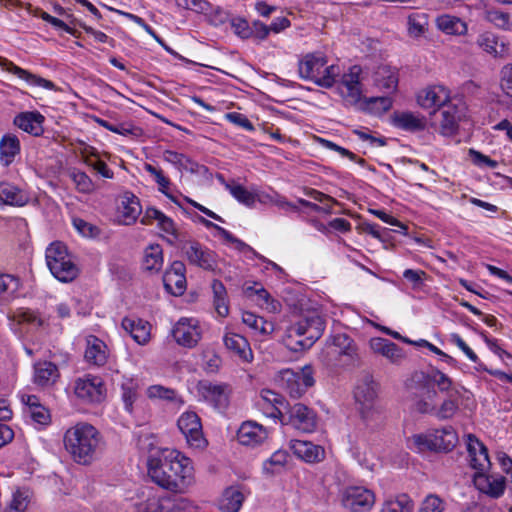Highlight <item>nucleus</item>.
<instances>
[{"mask_svg": "<svg viewBox=\"0 0 512 512\" xmlns=\"http://www.w3.org/2000/svg\"><path fill=\"white\" fill-rule=\"evenodd\" d=\"M34 382L40 386L52 385L59 376L58 367L49 361L35 364Z\"/></svg>", "mask_w": 512, "mask_h": 512, "instance_id": "nucleus-31", "label": "nucleus"}, {"mask_svg": "<svg viewBox=\"0 0 512 512\" xmlns=\"http://www.w3.org/2000/svg\"><path fill=\"white\" fill-rule=\"evenodd\" d=\"M0 66L4 67L8 72L13 73L14 75L18 76L21 79L26 80L27 82L38 85L41 87H44L46 89H54L55 85L50 80L44 79L42 77H39L37 75H34L30 73L27 70H24L18 66H16L13 62L5 59L0 58Z\"/></svg>", "mask_w": 512, "mask_h": 512, "instance_id": "nucleus-26", "label": "nucleus"}, {"mask_svg": "<svg viewBox=\"0 0 512 512\" xmlns=\"http://www.w3.org/2000/svg\"><path fill=\"white\" fill-rule=\"evenodd\" d=\"M501 89L509 97H512V64L503 67L501 71Z\"/></svg>", "mask_w": 512, "mask_h": 512, "instance_id": "nucleus-64", "label": "nucleus"}, {"mask_svg": "<svg viewBox=\"0 0 512 512\" xmlns=\"http://www.w3.org/2000/svg\"><path fill=\"white\" fill-rule=\"evenodd\" d=\"M67 256H69L67 252V247L62 242H53L46 249V262L48 268H51L54 266V264H57L60 261L65 260Z\"/></svg>", "mask_w": 512, "mask_h": 512, "instance_id": "nucleus-43", "label": "nucleus"}, {"mask_svg": "<svg viewBox=\"0 0 512 512\" xmlns=\"http://www.w3.org/2000/svg\"><path fill=\"white\" fill-rule=\"evenodd\" d=\"M428 26V15L424 12H413L408 16V32L412 37L421 36Z\"/></svg>", "mask_w": 512, "mask_h": 512, "instance_id": "nucleus-40", "label": "nucleus"}, {"mask_svg": "<svg viewBox=\"0 0 512 512\" xmlns=\"http://www.w3.org/2000/svg\"><path fill=\"white\" fill-rule=\"evenodd\" d=\"M163 283L165 289L175 296H180L186 289V277L178 276L175 273H164Z\"/></svg>", "mask_w": 512, "mask_h": 512, "instance_id": "nucleus-41", "label": "nucleus"}, {"mask_svg": "<svg viewBox=\"0 0 512 512\" xmlns=\"http://www.w3.org/2000/svg\"><path fill=\"white\" fill-rule=\"evenodd\" d=\"M444 502L437 495H428L422 502L419 512H443Z\"/></svg>", "mask_w": 512, "mask_h": 512, "instance_id": "nucleus-57", "label": "nucleus"}, {"mask_svg": "<svg viewBox=\"0 0 512 512\" xmlns=\"http://www.w3.org/2000/svg\"><path fill=\"white\" fill-rule=\"evenodd\" d=\"M430 376V379L433 380V387H438L440 392H446L451 394V388H452V380L444 374L442 371H440L437 368L432 369L431 373H428Z\"/></svg>", "mask_w": 512, "mask_h": 512, "instance_id": "nucleus-49", "label": "nucleus"}, {"mask_svg": "<svg viewBox=\"0 0 512 512\" xmlns=\"http://www.w3.org/2000/svg\"><path fill=\"white\" fill-rule=\"evenodd\" d=\"M163 264V251L159 244L150 245L145 250L144 265L149 271H159Z\"/></svg>", "mask_w": 512, "mask_h": 512, "instance_id": "nucleus-39", "label": "nucleus"}, {"mask_svg": "<svg viewBox=\"0 0 512 512\" xmlns=\"http://www.w3.org/2000/svg\"><path fill=\"white\" fill-rule=\"evenodd\" d=\"M244 496L236 487H229L223 492L220 509L222 512H238L242 506Z\"/></svg>", "mask_w": 512, "mask_h": 512, "instance_id": "nucleus-34", "label": "nucleus"}, {"mask_svg": "<svg viewBox=\"0 0 512 512\" xmlns=\"http://www.w3.org/2000/svg\"><path fill=\"white\" fill-rule=\"evenodd\" d=\"M0 202L10 206H25L29 196L22 189L7 182H0Z\"/></svg>", "mask_w": 512, "mask_h": 512, "instance_id": "nucleus-23", "label": "nucleus"}, {"mask_svg": "<svg viewBox=\"0 0 512 512\" xmlns=\"http://www.w3.org/2000/svg\"><path fill=\"white\" fill-rule=\"evenodd\" d=\"M27 505H28L27 496H25L20 491H16L13 494V499L11 500V502L5 512H24L27 508Z\"/></svg>", "mask_w": 512, "mask_h": 512, "instance_id": "nucleus-61", "label": "nucleus"}, {"mask_svg": "<svg viewBox=\"0 0 512 512\" xmlns=\"http://www.w3.org/2000/svg\"><path fill=\"white\" fill-rule=\"evenodd\" d=\"M427 274L423 270L406 269L403 272V277L412 283L414 289H419L423 286V281Z\"/></svg>", "mask_w": 512, "mask_h": 512, "instance_id": "nucleus-62", "label": "nucleus"}, {"mask_svg": "<svg viewBox=\"0 0 512 512\" xmlns=\"http://www.w3.org/2000/svg\"><path fill=\"white\" fill-rule=\"evenodd\" d=\"M268 438V431L255 421H245L237 431V439L241 445L255 447Z\"/></svg>", "mask_w": 512, "mask_h": 512, "instance_id": "nucleus-14", "label": "nucleus"}, {"mask_svg": "<svg viewBox=\"0 0 512 512\" xmlns=\"http://www.w3.org/2000/svg\"><path fill=\"white\" fill-rule=\"evenodd\" d=\"M413 406L419 413L431 414L436 410L438 392L428 373L414 372L406 382Z\"/></svg>", "mask_w": 512, "mask_h": 512, "instance_id": "nucleus-4", "label": "nucleus"}, {"mask_svg": "<svg viewBox=\"0 0 512 512\" xmlns=\"http://www.w3.org/2000/svg\"><path fill=\"white\" fill-rule=\"evenodd\" d=\"M325 318L316 311H308L286 330L285 345L298 352L309 349L323 335Z\"/></svg>", "mask_w": 512, "mask_h": 512, "instance_id": "nucleus-2", "label": "nucleus"}, {"mask_svg": "<svg viewBox=\"0 0 512 512\" xmlns=\"http://www.w3.org/2000/svg\"><path fill=\"white\" fill-rule=\"evenodd\" d=\"M177 425L190 446L201 448L206 445L201 420L195 412L183 413L178 419Z\"/></svg>", "mask_w": 512, "mask_h": 512, "instance_id": "nucleus-12", "label": "nucleus"}, {"mask_svg": "<svg viewBox=\"0 0 512 512\" xmlns=\"http://www.w3.org/2000/svg\"><path fill=\"white\" fill-rule=\"evenodd\" d=\"M178 248L185 254L189 264L204 270H214L216 266L215 254L209 249H204L199 242L181 240Z\"/></svg>", "mask_w": 512, "mask_h": 512, "instance_id": "nucleus-11", "label": "nucleus"}, {"mask_svg": "<svg viewBox=\"0 0 512 512\" xmlns=\"http://www.w3.org/2000/svg\"><path fill=\"white\" fill-rule=\"evenodd\" d=\"M424 95L418 96V103L424 108L438 107L441 109L449 102V94L442 86H435L425 90Z\"/></svg>", "mask_w": 512, "mask_h": 512, "instance_id": "nucleus-25", "label": "nucleus"}, {"mask_svg": "<svg viewBox=\"0 0 512 512\" xmlns=\"http://www.w3.org/2000/svg\"><path fill=\"white\" fill-rule=\"evenodd\" d=\"M474 481L479 490L488 494L492 498H499L505 489L504 477L490 479L479 471L475 476Z\"/></svg>", "mask_w": 512, "mask_h": 512, "instance_id": "nucleus-27", "label": "nucleus"}, {"mask_svg": "<svg viewBox=\"0 0 512 512\" xmlns=\"http://www.w3.org/2000/svg\"><path fill=\"white\" fill-rule=\"evenodd\" d=\"M172 336L175 341L184 347L192 348L197 345L200 334L195 327L188 323V319H180L172 329Z\"/></svg>", "mask_w": 512, "mask_h": 512, "instance_id": "nucleus-18", "label": "nucleus"}, {"mask_svg": "<svg viewBox=\"0 0 512 512\" xmlns=\"http://www.w3.org/2000/svg\"><path fill=\"white\" fill-rule=\"evenodd\" d=\"M477 44L488 53H498V39L492 33H485L480 35L477 39Z\"/></svg>", "mask_w": 512, "mask_h": 512, "instance_id": "nucleus-60", "label": "nucleus"}, {"mask_svg": "<svg viewBox=\"0 0 512 512\" xmlns=\"http://www.w3.org/2000/svg\"><path fill=\"white\" fill-rule=\"evenodd\" d=\"M103 347V342L95 339L94 343L88 346L85 351L86 360L96 365H103L106 362V354L102 349Z\"/></svg>", "mask_w": 512, "mask_h": 512, "instance_id": "nucleus-45", "label": "nucleus"}, {"mask_svg": "<svg viewBox=\"0 0 512 512\" xmlns=\"http://www.w3.org/2000/svg\"><path fill=\"white\" fill-rule=\"evenodd\" d=\"M255 295L258 298V305L262 308L269 310L270 312H278L280 309V303L274 300L269 292L262 286L255 290Z\"/></svg>", "mask_w": 512, "mask_h": 512, "instance_id": "nucleus-48", "label": "nucleus"}, {"mask_svg": "<svg viewBox=\"0 0 512 512\" xmlns=\"http://www.w3.org/2000/svg\"><path fill=\"white\" fill-rule=\"evenodd\" d=\"M231 27L234 33L242 39H248L252 37L250 25L244 18H233L231 20Z\"/></svg>", "mask_w": 512, "mask_h": 512, "instance_id": "nucleus-59", "label": "nucleus"}, {"mask_svg": "<svg viewBox=\"0 0 512 512\" xmlns=\"http://www.w3.org/2000/svg\"><path fill=\"white\" fill-rule=\"evenodd\" d=\"M414 503L409 495L403 493L395 498L387 499L382 506L381 512H413Z\"/></svg>", "mask_w": 512, "mask_h": 512, "instance_id": "nucleus-37", "label": "nucleus"}, {"mask_svg": "<svg viewBox=\"0 0 512 512\" xmlns=\"http://www.w3.org/2000/svg\"><path fill=\"white\" fill-rule=\"evenodd\" d=\"M19 278L10 274H0V293L14 294L19 290Z\"/></svg>", "mask_w": 512, "mask_h": 512, "instance_id": "nucleus-55", "label": "nucleus"}, {"mask_svg": "<svg viewBox=\"0 0 512 512\" xmlns=\"http://www.w3.org/2000/svg\"><path fill=\"white\" fill-rule=\"evenodd\" d=\"M199 395L216 410L223 411L229 406L231 387L227 383H213L201 380L197 384Z\"/></svg>", "mask_w": 512, "mask_h": 512, "instance_id": "nucleus-7", "label": "nucleus"}, {"mask_svg": "<svg viewBox=\"0 0 512 512\" xmlns=\"http://www.w3.org/2000/svg\"><path fill=\"white\" fill-rule=\"evenodd\" d=\"M142 212V207L138 197L130 192L123 195L120 213L126 225L136 222L137 218Z\"/></svg>", "mask_w": 512, "mask_h": 512, "instance_id": "nucleus-28", "label": "nucleus"}, {"mask_svg": "<svg viewBox=\"0 0 512 512\" xmlns=\"http://www.w3.org/2000/svg\"><path fill=\"white\" fill-rule=\"evenodd\" d=\"M328 59L321 52L307 53L298 63L299 76L304 80L312 81L317 85L322 69L327 65Z\"/></svg>", "mask_w": 512, "mask_h": 512, "instance_id": "nucleus-13", "label": "nucleus"}, {"mask_svg": "<svg viewBox=\"0 0 512 512\" xmlns=\"http://www.w3.org/2000/svg\"><path fill=\"white\" fill-rule=\"evenodd\" d=\"M370 347L375 353L381 354L392 364H400L406 357L401 347L385 338H372Z\"/></svg>", "mask_w": 512, "mask_h": 512, "instance_id": "nucleus-16", "label": "nucleus"}, {"mask_svg": "<svg viewBox=\"0 0 512 512\" xmlns=\"http://www.w3.org/2000/svg\"><path fill=\"white\" fill-rule=\"evenodd\" d=\"M374 83L380 89L393 92L397 88L398 77L387 65H381L374 72Z\"/></svg>", "mask_w": 512, "mask_h": 512, "instance_id": "nucleus-32", "label": "nucleus"}, {"mask_svg": "<svg viewBox=\"0 0 512 512\" xmlns=\"http://www.w3.org/2000/svg\"><path fill=\"white\" fill-rule=\"evenodd\" d=\"M224 344L226 348L233 351L241 359L249 361L252 359V351L248 341L241 335L235 333H227L224 336Z\"/></svg>", "mask_w": 512, "mask_h": 512, "instance_id": "nucleus-30", "label": "nucleus"}, {"mask_svg": "<svg viewBox=\"0 0 512 512\" xmlns=\"http://www.w3.org/2000/svg\"><path fill=\"white\" fill-rule=\"evenodd\" d=\"M164 159L172 164L178 165L181 168L190 169L192 172L194 171V166H196V164L184 154L170 150L164 152Z\"/></svg>", "mask_w": 512, "mask_h": 512, "instance_id": "nucleus-51", "label": "nucleus"}, {"mask_svg": "<svg viewBox=\"0 0 512 512\" xmlns=\"http://www.w3.org/2000/svg\"><path fill=\"white\" fill-rule=\"evenodd\" d=\"M74 392L84 402L101 403L106 398L107 391L101 377L87 375L76 380Z\"/></svg>", "mask_w": 512, "mask_h": 512, "instance_id": "nucleus-9", "label": "nucleus"}, {"mask_svg": "<svg viewBox=\"0 0 512 512\" xmlns=\"http://www.w3.org/2000/svg\"><path fill=\"white\" fill-rule=\"evenodd\" d=\"M70 176L80 192L89 193L94 189V184L86 173L74 170Z\"/></svg>", "mask_w": 512, "mask_h": 512, "instance_id": "nucleus-53", "label": "nucleus"}, {"mask_svg": "<svg viewBox=\"0 0 512 512\" xmlns=\"http://www.w3.org/2000/svg\"><path fill=\"white\" fill-rule=\"evenodd\" d=\"M392 107V100L387 96L371 97L361 103L363 110H369L373 113L386 112Z\"/></svg>", "mask_w": 512, "mask_h": 512, "instance_id": "nucleus-44", "label": "nucleus"}, {"mask_svg": "<svg viewBox=\"0 0 512 512\" xmlns=\"http://www.w3.org/2000/svg\"><path fill=\"white\" fill-rule=\"evenodd\" d=\"M121 390L122 400L124 402L125 409L126 411L131 413L133 410V403L136 401L138 396L137 391L135 387L132 385V383L122 384Z\"/></svg>", "mask_w": 512, "mask_h": 512, "instance_id": "nucleus-58", "label": "nucleus"}, {"mask_svg": "<svg viewBox=\"0 0 512 512\" xmlns=\"http://www.w3.org/2000/svg\"><path fill=\"white\" fill-rule=\"evenodd\" d=\"M148 396L150 398L173 400L175 398V391L160 385H153L148 388Z\"/></svg>", "mask_w": 512, "mask_h": 512, "instance_id": "nucleus-63", "label": "nucleus"}, {"mask_svg": "<svg viewBox=\"0 0 512 512\" xmlns=\"http://www.w3.org/2000/svg\"><path fill=\"white\" fill-rule=\"evenodd\" d=\"M52 275L61 282H70L74 280L78 275V268L72 262L70 256H67L65 260L54 264L53 267L49 268Z\"/></svg>", "mask_w": 512, "mask_h": 512, "instance_id": "nucleus-33", "label": "nucleus"}, {"mask_svg": "<svg viewBox=\"0 0 512 512\" xmlns=\"http://www.w3.org/2000/svg\"><path fill=\"white\" fill-rule=\"evenodd\" d=\"M73 225L76 228V230L85 237L94 238L100 234V229L97 226L81 218H74Z\"/></svg>", "mask_w": 512, "mask_h": 512, "instance_id": "nucleus-56", "label": "nucleus"}, {"mask_svg": "<svg viewBox=\"0 0 512 512\" xmlns=\"http://www.w3.org/2000/svg\"><path fill=\"white\" fill-rule=\"evenodd\" d=\"M377 384L372 375L365 373L354 390V397L360 403L372 402L377 396Z\"/></svg>", "mask_w": 512, "mask_h": 512, "instance_id": "nucleus-29", "label": "nucleus"}, {"mask_svg": "<svg viewBox=\"0 0 512 512\" xmlns=\"http://www.w3.org/2000/svg\"><path fill=\"white\" fill-rule=\"evenodd\" d=\"M213 291V303L216 312L221 317H226L229 313L227 290L224 284L217 279H214L211 284Z\"/></svg>", "mask_w": 512, "mask_h": 512, "instance_id": "nucleus-36", "label": "nucleus"}, {"mask_svg": "<svg viewBox=\"0 0 512 512\" xmlns=\"http://www.w3.org/2000/svg\"><path fill=\"white\" fill-rule=\"evenodd\" d=\"M453 393L448 395V398L443 401L439 409H436L433 413L440 420L450 419L458 410V403L453 399Z\"/></svg>", "mask_w": 512, "mask_h": 512, "instance_id": "nucleus-46", "label": "nucleus"}, {"mask_svg": "<svg viewBox=\"0 0 512 512\" xmlns=\"http://www.w3.org/2000/svg\"><path fill=\"white\" fill-rule=\"evenodd\" d=\"M281 423L291 425L299 431L311 433L317 427V415L311 408L303 403H295L289 407L288 417L286 418L284 416V418L281 419Z\"/></svg>", "mask_w": 512, "mask_h": 512, "instance_id": "nucleus-8", "label": "nucleus"}, {"mask_svg": "<svg viewBox=\"0 0 512 512\" xmlns=\"http://www.w3.org/2000/svg\"><path fill=\"white\" fill-rule=\"evenodd\" d=\"M148 475L152 481L171 492H183L192 482L191 460L179 451L162 449L147 461Z\"/></svg>", "mask_w": 512, "mask_h": 512, "instance_id": "nucleus-1", "label": "nucleus"}, {"mask_svg": "<svg viewBox=\"0 0 512 512\" xmlns=\"http://www.w3.org/2000/svg\"><path fill=\"white\" fill-rule=\"evenodd\" d=\"M230 193L241 203L251 206L255 203V196L242 185L227 186Z\"/></svg>", "mask_w": 512, "mask_h": 512, "instance_id": "nucleus-54", "label": "nucleus"}, {"mask_svg": "<svg viewBox=\"0 0 512 512\" xmlns=\"http://www.w3.org/2000/svg\"><path fill=\"white\" fill-rule=\"evenodd\" d=\"M412 440L419 452H449L456 446L458 436L452 426H446L433 433L414 435Z\"/></svg>", "mask_w": 512, "mask_h": 512, "instance_id": "nucleus-5", "label": "nucleus"}, {"mask_svg": "<svg viewBox=\"0 0 512 512\" xmlns=\"http://www.w3.org/2000/svg\"><path fill=\"white\" fill-rule=\"evenodd\" d=\"M441 120V133L445 136L453 135L458 130V122L461 119V112L456 105L447 103L438 109Z\"/></svg>", "mask_w": 512, "mask_h": 512, "instance_id": "nucleus-19", "label": "nucleus"}, {"mask_svg": "<svg viewBox=\"0 0 512 512\" xmlns=\"http://www.w3.org/2000/svg\"><path fill=\"white\" fill-rule=\"evenodd\" d=\"M394 124L403 130L420 131L425 128V119L405 112L394 116Z\"/></svg>", "mask_w": 512, "mask_h": 512, "instance_id": "nucleus-38", "label": "nucleus"}, {"mask_svg": "<svg viewBox=\"0 0 512 512\" xmlns=\"http://www.w3.org/2000/svg\"><path fill=\"white\" fill-rule=\"evenodd\" d=\"M467 450L472 468L483 472L490 466V459L486 446L473 434L467 436Z\"/></svg>", "mask_w": 512, "mask_h": 512, "instance_id": "nucleus-15", "label": "nucleus"}, {"mask_svg": "<svg viewBox=\"0 0 512 512\" xmlns=\"http://www.w3.org/2000/svg\"><path fill=\"white\" fill-rule=\"evenodd\" d=\"M290 448L298 458L310 463L320 461L324 455L323 448L310 441L292 440Z\"/></svg>", "mask_w": 512, "mask_h": 512, "instance_id": "nucleus-20", "label": "nucleus"}, {"mask_svg": "<svg viewBox=\"0 0 512 512\" xmlns=\"http://www.w3.org/2000/svg\"><path fill=\"white\" fill-rule=\"evenodd\" d=\"M278 381L290 397L298 399L314 385L313 371L310 366H304L298 372L285 369L280 372Z\"/></svg>", "mask_w": 512, "mask_h": 512, "instance_id": "nucleus-6", "label": "nucleus"}, {"mask_svg": "<svg viewBox=\"0 0 512 512\" xmlns=\"http://www.w3.org/2000/svg\"><path fill=\"white\" fill-rule=\"evenodd\" d=\"M20 150V140L16 135L11 133L3 135L0 140V161L3 166L11 165L15 157L20 154Z\"/></svg>", "mask_w": 512, "mask_h": 512, "instance_id": "nucleus-24", "label": "nucleus"}, {"mask_svg": "<svg viewBox=\"0 0 512 512\" xmlns=\"http://www.w3.org/2000/svg\"><path fill=\"white\" fill-rule=\"evenodd\" d=\"M242 321L247 326L260 331L262 334H270L274 330L273 324L264 320L252 312H244L242 315Z\"/></svg>", "mask_w": 512, "mask_h": 512, "instance_id": "nucleus-42", "label": "nucleus"}, {"mask_svg": "<svg viewBox=\"0 0 512 512\" xmlns=\"http://www.w3.org/2000/svg\"><path fill=\"white\" fill-rule=\"evenodd\" d=\"M438 28L451 35H464L467 32V24L460 18L451 15H442L437 18Z\"/></svg>", "mask_w": 512, "mask_h": 512, "instance_id": "nucleus-35", "label": "nucleus"}, {"mask_svg": "<svg viewBox=\"0 0 512 512\" xmlns=\"http://www.w3.org/2000/svg\"><path fill=\"white\" fill-rule=\"evenodd\" d=\"M44 120L45 118L40 112L27 111L21 112L18 115H16L13 120V123L19 129L33 136H40L44 131L42 126Z\"/></svg>", "mask_w": 512, "mask_h": 512, "instance_id": "nucleus-17", "label": "nucleus"}, {"mask_svg": "<svg viewBox=\"0 0 512 512\" xmlns=\"http://www.w3.org/2000/svg\"><path fill=\"white\" fill-rule=\"evenodd\" d=\"M329 347L334 348V353L346 357L347 363H352L357 358V346L354 340L347 334H337L331 337Z\"/></svg>", "mask_w": 512, "mask_h": 512, "instance_id": "nucleus-22", "label": "nucleus"}, {"mask_svg": "<svg viewBox=\"0 0 512 512\" xmlns=\"http://www.w3.org/2000/svg\"><path fill=\"white\" fill-rule=\"evenodd\" d=\"M362 68L359 65H354L349 69L348 73L342 76L341 84L345 89L351 87L361 86Z\"/></svg>", "mask_w": 512, "mask_h": 512, "instance_id": "nucleus-52", "label": "nucleus"}, {"mask_svg": "<svg viewBox=\"0 0 512 512\" xmlns=\"http://www.w3.org/2000/svg\"><path fill=\"white\" fill-rule=\"evenodd\" d=\"M318 142L323 147H325L327 149H330V150H333L335 152H338L342 156L347 157L350 160L357 162L361 166H365V164H366V160L365 159L357 157V155L354 154L353 152L349 151L348 149H346L344 147H341V146L337 145L336 143H334V142H332L330 140L323 139V138H318Z\"/></svg>", "mask_w": 512, "mask_h": 512, "instance_id": "nucleus-47", "label": "nucleus"}, {"mask_svg": "<svg viewBox=\"0 0 512 512\" xmlns=\"http://www.w3.org/2000/svg\"><path fill=\"white\" fill-rule=\"evenodd\" d=\"M341 503L345 509L351 512H365L374 505L375 496L371 490L365 487L350 486L343 491Z\"/></svg>", "mask_w": 512, "mask_h": 512, "instance_id": "nucleus-10", "label": "nucleus"}, {"mask_svg": "<svg viewBox=\"0 0 512 512\" xmlns=\"http://www.w3.org/2000/svg\"><path fill=\"white\" fill-rule=\"evenodd\" d=\"M121 325L138 344L143 345L150 339V324L147 321L125 317Z\"/></svg>", "mask_w": 512, "mask_h": 512, "instance_id": "nucleus-21", "label": "nucleus"}, {"mask_svg": "<svg viewBox=\"0 0 512 512\" xmlns=\"http://www.w3.org/2000/svg\"><path fill=\"white\" fill-rule=\"evenodd\" d=\"M98 431L90 424H78L66 431L65 448L81 464L91 462L99 444Z\"/></svg>", "mask_w": 512, "mask_h": 512, "instance_id": "nucleus-3", "label": "nucleus"}, {"mask_svg": "<svg viewBox=\"0 0 512 512\" xmlns=\"http://www.w3.org/2000/svg\"><path fill=\"white\" fill-rule=\"evenodd\" d=\"M339 75V67L336 65L325 66L322 69L321 77L317 81V85L323 88H331L336 82V77Z\"/></svg>", "mask_w": 512, "mask_h": 512, "instance_id": "nucleus-50", "label": "nucleus"}]
</instances>
